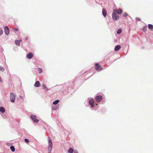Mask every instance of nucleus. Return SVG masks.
I'll list each match as a JSON object with an SVG mask.
<instances>
[{
  "instance_id": "17",
  "label": "nucleus",
  "mask_w": 153,
  "mask_h": 153,
  "mask_svg": "<svg viewBox=\"0 0 153 153\" xmlns=\"http://www.w3.org/2000/svg\"><path fill=\"white\" fill-rule=\"evenodd\" d=\"M74 150L72 148H70L68 151V153H73V152Z\"/></svg>"
},
{
  "instance_id": "13",
  "label": "nucleus",
  "mask_w": 153,
  "mask_h": 153,
  "mask_svg": "<svg viewBox=\"0 0 153 153\" xmlns=\"http://www.w3.org/2000/svg\"><path fill=\"white\" fill-rule=\"evenodd\" d=\"M121 46L119 45H117L115 46V48H114V50L115 51H117L119 50L120 48H121Z\"/></svg>"
},
{
  "instance_id": "6",
  "label": "nucleus",
  "mask_w": 153,
  "mask_h": 153,
  "mask_svg": "<svg viewBox=\"0 0 153 153\" xmlns=\"http://www.w3.org/2000/svg\"><path fill=\"white\" fill-rule=\"evenodd\" d=\"M33 55L32 53H29L27 55L26 57L29 59H31L33 57Z\"/></svg>"
},
{
  "instance_id": "15",
  "label": "nucleus",
  "mask_w": 153,
  "mask_h": 153,
  "mask_svg": "<svg viewBox=\"0 0 153 153\" xmlns=\"http://www.w3.org/2000/svg\"><path fill=\"white\" fill-rule=\"evenodd\" d=\"M0 111L3 113H4L5 112V109L4 108L2 107H0Z\"/></svg>"
},
{
  "instance_id": "3",
  "label": "nucleus",
  "mask_w": 153,
  "mask_h": 153,
  "mask_svg": "<svg viewBox=\"0 0 153 153\" xmlns=\"http://www.w3.org/2000/svg\"><path fill=\"white\" fill-rule=\"evenodd\" d=\"M102 67L99 63H97L95 65V69L97 71H100L102 70Z\"/></svg>"
},
{
  "instance_id": "25",
  "label": "nucleus",
  "mask_w": 153,
  "mask_h": 153,
  "mask_svg": "<svg viewBox=\"0 0 153 153\" xmlns=\"http://www.w3.org/2000/svg\"><path fill=\"white\" fill-rule=\"evenodd\" d=\"M3 33V31L0 28V36H1L2 35Z\"/></svg>"
},
{
  "instance_id": "9",
  "label": "nucleus",
  "mask_w": 153,
  "mask_h": 153,
  "mask_svg": "<svg viewBox=\"0 0 153 153\" xmlns=\"http://www.w3.org/2000/svg\"><path fill=\"white\" fill-rule=\"evenodd\" d=\"M114 12H117V13L119 14H122V9H118L117 10H114Z\"/></svg>"
},
{
  "instance_id": "4",
  "label": "nucleus",
  "mask_w": 153,
  "mask_h": 153,
  "mask_svg": "<svg viewBox=\"0 0 153 153\" xmlns=\"http://www.w3.org/2000/svg\"><path fill=\"white\" fill-rule=\"evenodd\" d=\"M15 97L16 95L12 93H10V101L12 102H15Z\"/></svg>"
},
{
  "instance_id": "27",
  "label": "nucleus",
  "mask_w": 153,
  "mask_h": 153,
  "mask_svg": "<svg viewBox=\"0 0 153 153\" xmlns=\"http://www.w3.org/2000/svg\"><path fill=\"white\" fill-rule=\"evenodd\" d=\"M25 141L27 143H29V140L27 139H25Z\"/></svg>"
},
{
  "instance_id": "11",
  "label": "nucleus",
  "mask_w": 153,
  "mask_h": 153,
  "mask_svg": "<svg viewBox=\"0 0 153 153\" xmlns=\"http://www.w3.org/2000/svg\"><path fill=\"white\" fill-rule=\"evenodd\" d=\"M89 104L91 105L92 107L94 106V100L93 99L90 100L89 101Z\"/></svg>"
},
{
  "instance_id": "8",
  "label": "nucleus",
  "mask_w": 153,
  "mask_h": 153,
  "mask_svg": "<svg viewBox=\"0 0 153 153\" xmlns=\"http://www.w3.org/2000/svg\"><path fill=\"white\" fill-rule=\"evenodd\" d=\"M102 96H97L96 97L95 99L98 102H100L102 100Z\"/></svg>"
},
{
  "instance_id": "23",
  "label": "nucleus",
  "mask_w": 153,
  "mask_h": 153,
  "mask_svg": "<svg viewBox=\"0 0 153 153\" xmlns=\"http://www.w3.org/2000/svg\"><path fill=\"white\" fill-rule=\"evenodd\" d=\"M123 16L124 17H126L128 16V14L127 13H124L123 14Z\"/></svg>"
},
{
  "instance_id": "32",
  "label": "nucleus",
  "mask_w": 153,
  "mask_h": 153,
  "mask_svg": "<svg viewBox=\"0 0 153 153\" xmlns=\"http://www.w3.org/2000/svg\"><path fill=\"white\" fill-rule=\"evenodd\" d=\"M48 153H50V152H49Z\"/></svg>"
},
{
  "instance_id": "21",
  "label": "nucleus",
  "mask_w": 153,
  "mask_h": 153,
  "mask_svg": "<svg viewBox=\"0 0 153 153\" xmlns=\"http://www.w3.org/2000/svg\"><path fill=\"white\" fill-rule=\"evenodd\" d=\"M42 87H43L45 89L46 91H47L48 90V89L47 88L44 84H43L42 85Z\"/></svg>"
},
{
  "instance_id": "12",
  "label": "nucleus",
  "mask_w": 153,
  "mask_h": 153,
  "mask_svg": "<svg viewBox=\"0 0 153 153\" xmlns=\"http://www.w3.org/2000/svg\"><path fill=\"white\" fill-rule=\"evenodd\" d=\"M40 83L39 81H36L34 85L35 87H38L40 86Z\"/></svg>"
},
{
  "instance_id": "20",
  "label": "nucleus",
  "mask_w": 153,
  "mask_h": 153,
  "mask_svg": "<svg viewBox=\"0 0 153 153\" xmlns=\"http://www.w3.org/2000/svg\"><path fill=\"white\" fill-rule=\"evenodd\" d=\"M5 70V69L2 66H0V71H4Z\"/></svg>"
},
{
  "instance_id": "28",
  "label": "nucleus",
  "mask_w": 153,
  "mask_h": 153,
  "mask_svg": "<svg viewBox=\"0 0 153 153\" xmlns=\"http://www.w3.org/2000/svg\"><path fill=\"white\" fill-rule=\"evenodd\" d=\"M18 30V29L17 28H14V31H17Z\"/></svg>"
},
{
  "instance_id": "22",
  "label": "nucleus",
  "mask_w": 153,
  "mask_h": 153,
  "mask_svg": "<svg viewBox=\"0 0 153 153\" xmlns=\"http://www.w3.org/2000/svg\"><path fill=\"white\" fill-rule=\"evenodd\" d=\"M147 29V27L146 26H144L143 28V30L144 32H145L146 31Z\"/></svg>"
},
{
  "instance_id": "1",
  "label": "nucleus",
  "mask_w": 153,
  "mask_h": 153,
  "mask_svg": "<svg viewBox=\"0 0 153 153\" xmlns=\"http://www.w3.org/2000/svg\"><path fill=\"white\" fill-rule=\"evenodd\" d=\"M48 141L49 146L48 147V151L50 152L52 150L53 143L51 139L49 137H48Z\"/></svg>"
},
{
  "instance_id": "24",
  "label": "nucleus",
  "mask_w": 153,
  "mask_h": 153,
  "mask_svg": "<svg viewBox=\"0 0 153 153\" xmlns=\"http://www.w3.org/2000/svg\"><path fill=\"white\" fill-rule=\"evenodd\" d=\"M122 32V30L121 29H119L117 31V33L118 34H120Z\"/></svg>"
},
{
  "instance_id": "26",
  "label": "nucleus",
  "mask_w": 153,
  "mask_h": 153,
  "mask_svg": "<svg viewBox=\"0 0 153 153\" xmlns=\"http://www.w3.org/2000/svg\"><path fill=\"white\" fill-rule=\"evenodd\" d=\"M38 71L39 73L40 74L42 73V69L40 68L38 69Z\"/></svg>"
},
{
  "instance_id": "5",
  "label": "nucleus",
  "mask_w": 153,
  "mask_h": 153,
  "mask_svg": "<svg viewBox=\"0 0 153 153\" xmlns=\"http://www.w3.org/2000/svg\"><path fill=\"white\" fill-rule=\"evenodd\" d=\"M30 117L35 122L37 123L39 122V120L37 119V117L36 115H31L30 116Z\"/></svg>"
},
{
  "instance_id": "30",
  "label": "nucleus",
  "mask_w": 153,
  "mask_h": 153,
  "mask_svg": "<svg viewBox=\"0 0 153 153\" xmlns=\"http://www.w3.org/2000/svg\"><path fill=\"white\" fill-rule=\"evenodd\" d=\"M0 82H2L1 78V77H0Z\"/></svg>"
},
{
  "instance_id": "29",
  "label": "nucleus",
  "mask_w": 153,
  "mask_h": 153,
  "mask_svg": "<svg viewBox=\"0 0 153 153\" xmlns=\"http://www.w3.org/2000/svg\"><path fill=\"white\" fill-rule=\"evenodd\" d=\"M136 20L137 21H140V19L139 18H136Z\"/></svg>"
},
{
  "instance_id": "16",
  "label": "nucleus",
  "mask_w": 153,
  "mask_h": 153,
  "mask_svg": "<svg viewBox=\"0 0 153 153\" xmlns=\"http://www.w3.org/2000/svg\"><path fill=\"white\" fill-rule=\"evenodd\" d=\"M148 28L151 30H153V25L151 24L148 25Z\"/></svg>"
},
{
  "instance_id": "14",
  "label": "nucleus",
  "mask_w": 153,
  "mask_h": 153,
  "mask_svg": "<svg viewBox=\"0 0 153 153\" xmlns=\"http://www.w3.org/2000/svg\"><path fill=\"white\" fill-rule=\"evenodd\" d=\"M102 13L103 16L104 17H105L106 16V11L105 9L104 8H103L102 10Z\"/></svg>"
},
{
  "instance_id": "19",
  "label": "nucleus",
  "mask_w": 153,
  "mask_h": 153,
  "mask_svg": "<svg viewBox=\"0 0 153 153\" xmlns=\"http://www.w3.org/2000/svg\"><path fill=\"white\" fill-rule=\"evenodd\" d=\"M10 149L12 152H14L15 151V148L13 146H11Z\"/></svg>"
},
{
  "instance_id": "10",
  "label": "nucleus",
  "mask_w": 153,
  "mask_h": 153,
  "mask_svg": "<svg viewBox=\"0 0 153 153\" xmlns=\"http://www.w3.org/2000/svg\"><path fill=\"white\" fill-rule=\"evenodd\" d=\"M22 42L21 39H19L18 40H16L15 41V44L18 46L20 45V43Z\"/></svg>"
},
{
  "instance_id": "2",
  "label": "nucleus",
  "mask_w": 153,
  "mask_h": 153,
  "mask_svg": "<svg viewBox=\"0 0 153 153\" xmlns=\"http://www.w3.org/2000/svg\"><path fill=\"white\" fill-rule=\"evenodd\" d=\"M112 17L113 20L114 21L118 20L119 18V16L114 12L112 13Z\"/></svg>"
},
{
  "instance_id": "7",
  "label": "nucleus",
  "mask_w": 153,
  "mask_h": 153,
  "mask_svg": "<svg viewBox=\"0 0 153 153\" xmlns=\"http://www.w3.org/2000/svg\"><path fill=\"white\" fill-rule=\"evenodd\" d=\"M4 30L5 34L7 35L9 33L10 30L8 27L7 26H5L4 27Z\"/></svg>"
},
{
  "instance_id": "31",
  "label": "nucleus",
  "mask_w": 153,
  "mask_h": 153,
  "mask_svg": "<svg viewBox=\"0 0 153 153\" xmlns=\"http://www.w3.org/2000/svg\"><path fill=\"white\" fill-rule=\"evenodd\" d=\"M74 153H78L77 152H74Z\"/></svg>"
},
{
  "instance_id": "18",
  "label": "nucleus",
  "mask_w": 153,
  "mask_h": 153,
  "mask_svg": "<svg viewBox=\"0 0 153 153\" xmlns=\"http://www.w3.org/2000/svg\"><path fill=\"white\" fill-rule=\"evenodd\" d=\"M59 102V100H56L53 102V104L54 105H56Z\"/></svg>"
}]
</instances>
